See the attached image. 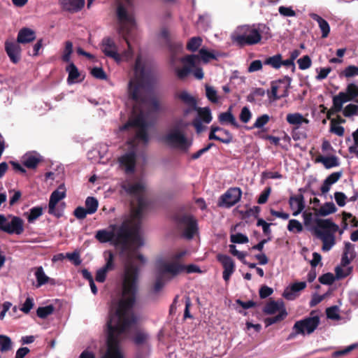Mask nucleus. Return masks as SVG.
<instances>
[{"instance_id": "nucleus-7", "label": "nucleus", "mask_w": 358, "mask_h": 358, "mask_svg": "<svg viewBox=\"0 0 358 358\" xmlns=\"http://www.w3.org/2000/svg\"><path fill=\"white\" fill-rule=\"evenodd\" d=\"M315 223L316 226L313 230L315 236L322 241V251L328 252L336 243L334 234L337 231L338 226L329 219H316Z\"/></svg>"}, {"instance_id": "nucleus-63", "label": "nucleus", "mask_w": 358, "mask_h": 358, "mask_svg": "<svg viewBox=\"0 0 358 358\" xmlns=\"http://www.w3.org/2000/svg\"><path fill=\"white\" fill-rule=\"evenodd\" d=\"M334 199L336 200V203L341 207L344 206L346 203L347 196L343 192H335L334 193Z\"/></svg>"}, {"instance_id": "nucleus-28", "label": "nucleus", "mask_w": 358, "mask_h": 358, "mask_svg": "<svg viewBox=\"0 0 358 358\" xmlns=\"http://www.w3.org/2000/svg\"><path fill=\"white\" fill-rule=\"evenodd\" d=\"M342 172H334L331 173L323 182L320 190L323 194H326L331 188V186L336 183L341 177Z\"/></svg>"}, {"instance_id": "nucleus-13", "label": "nucleus", "mask_w": 358, "mask_h": 358, "mask_svg": "<svg viewBox=\"0 0 358 358\" xmlns=\"http://www.w3.org/2000/svg\"><path fill=\"white\" fill-rule=\"evenodd\" d=\"M178 228L182 231V236L192 239L198 231V224L195 218L190 215H183L176 217Z\"/></svg>"}, {"instance_id": "nucleus-4", "label": "nucleus", "mask_w": 358, "mask_h": 358, "mask_svg": "<svg viewBox=\"0 0 358 358\" xmlns=\"http://www.w3.org/2000/svg\"><path fill=\"white\" fill-rule=\"evenodd\" d=\"M134 72V76L128 85L129 95L136 103L146 106L147 96L150 93L154 79L152 72L145 69L140 56L136 59Z\"/></svg>"}, {"instance_id": "nucleus-32", "label": "nucleus", "mask_w": 358, "mask_h": 358, "mask_svg": "<svg viewBox=\"0 0 358 358\" xmlns=\"http://www.w3.org/2000/svg\"><path fill=\"white\" fill-rule=\"evenodd\" d=\"M66 71L68 73V83L71 85L76 83L80 77V73L76 65L73 62L69 63L66 67Z\"/></svg>"}, {"instance_id": "nucleus-54", "label": "nucleus", "mask_w": 358, "mask_h": 358, "mask_svg": "<svg viewBox=\"0 0 358 358\" xmlns=\"http://www.w3.org/2000/svg\"><path fill=\"white\" fill-rule=\"evenodd\" d=\"M335 280H337L336 275L331 273H327L319 278V281L322 285H332Z\"/></svg>"}, {"instance_id": "nucleus-38", "label": "nucleus", "mask_w": 358, "mask_h": 358, "mask_svg": "<svg viewBox=\"0 0 358 358\" xmlns=\"http://www.w3.org/2000/svg\"><path fill=\"white\" fill-rule=\"evenodd\" d=\"M73 51V43L67 41L64 43V48L62 51V59L66 63L71 62V55Z\"/></svg>"}, {"instance_id": "nucleus-35", "label": "nucleus", "mask_w": 358, "mask_h": 358, "mask_svg": "<svg viewBox=\"0 0 358 358\" xmlns=\"http://www.w3.org/2000/svg\"><path fill=\"white\" fill-rule=\"evenodd\" d=\"M346 142H351L348 146V151L350 154H354L358 157V128L352 132V138L348 137Z\"/></svg>"}, {"instance_id": "nucleus-47", "label": "nucleus", "mask_w": 358, "mask_h": 358, "mask_svg": "<svg viewBox=\"0 0 358 358\" xmlns=\"http://www.w3.org/2000/svg\"><path fill=\"white\" fill-rule=\"evenodd\" d=\"M199 117L201 121L206 124H208L212 120V115L210 110L208 108H199L198 110Z\"/></svg>"}, {"instance_id": "nucleus-40", "label": "nucleus", "mask_w": 358, "mask_h": 358, "mask_svg": "<svg viewBox=\"0 0 358 358\" xmlns=\"http://www.w3.org/2000/svg\"><path fill=\"white\" fill-rule=\"evenodd\" d=\"M337 208L333 202H327L322 206L318 211V215L321 216H327L336 211Z\"/></svg>"}, {"instance_id": "nucleus-25", "label": "nucleus", "mask_w": 358, "mask_h": 358, "mask_svg": "<svg viewBox=\"0 0 358 358\" xmlns=\"http://www.w3.org/2000/svg\"><path fill=\"white\" fill-rule=\"evenodd\" d=\"M355 257L354 245L350 242L345 243L344 251L341 257V264L348 266Z\"/></svg>"}, {"instance_id": "nucleus-58", "label": "nucleus", "mask_w": 358, "mask_h": 358, "mask_svg": "<svg viewBox=\"0 0 358 358\" xmlns=\"http://www.w3.org/2000/svg\"><path fill=\"white\" fill-rule=\"evenodd\" d=\"M299 68L301 70H306L310 67L312 62L308 55H305L297 60Z\"/></svg>"}, {"instance_id": "nucleus-15", "label": "nucleus", "mask_w": 358, "mask_h": 358, "mask_svg": "<svg viewBox=\"0 0 358 358\" xmlns=\"http://www.w3.org/2000/svg\"><path fill=\"white\" fill-rule=\"evenodd\" d=\"M241 195L242 191L239 187H231L220 196L219 206L231 208L241 200Z\"/></svg>"}, {"instance_id": "nucleus-22", "label": "nucleus", "mask_w": 358, "mask_h": 358, "mask_svg": "<svg viewBox=\"0 0 358 358\" xmlns=\"http://www.w3.org/2000/svg\"><path fill=\"white\" fill-rule=\"evenodd\" d=\"M289 205L292 210V215L297 216L303 211L306 207L303 196L302 194L291 196L289 199Z\"/></svg>"}, {"instance_id": "nucleus-9", "label": "nucleus", "mask_w": 358, "mask_h": 358, "mask_svg": "<svg viewBox=\"0 0 358 358\" xmlns=\"http://www.w3.org/2000/svg\"><path fill=\"white\" fill-rule=\"evenodd\" d=\"M162 141L171 148L184 152L188 151L192 143L178 127L170 129L162 137Z\"/></svg>"}, {"instance_id": "nucleus-19", "label": "nucleus", "mask_w": 358, "mask_h": 358, "mask_svg": "<svg viewBox=\"0 0 358 358\" xmlns=\"http://www.w3.org/2000/svg\"><path fill=\"white\" fill-rule=\"evenodd\" d=\"M5 51L13 64H17L20 61L22 49L20 43L17 41L13 40L6 41Z\"/></svg>"}, {"instance_id": "nucleus-27", "label": "nucleus", "mask_w": 358, "mask_h": 358, "mask_svg": "<svg viewBox=\"0 0 358 358\" xmlns=\"http://www.w3.org/2000/svg\"><path fill=\"white\" fill-rule=\"evenodd\" d=\"M311 19L316 21L322 32V38H327L330 32V26L327 20L321 17L319 15L311 13L309 14Z\"/></svg>"}, {"instance_id": "nucleus-45", "label": "nucleus", "mask_w": 358, "mask_h": 358, "mask_svg": "<svg viewBox=\"0 0 358 358\" xmlns=\"http://www.w3.org/2000/svg\"><path fill=\"white\" fill-rule=\"evenodd\" d=\"M13 347L11 339L5 335H0V351L5 352L10 350Z\"/></svg>"}, {"instance_id": "nucleus-3", "label": "nucleus", "mask_w": 358, "mask_h": 358, "mask_svg": "<svg viewBox=\"0 0 358 358\" xmlns=\"http://www.w3.org/2000/svg\"><path fill=\"white\" fill-rule=\"evenodd\" d=\"M147 116V114L141 110L134 120L128 122L119 129L120 131H122L132 127L134 128L135 132L134 138L129 142L131 150L118 158L120 166L124 170L126 173H132L135 170L137 150L136 145L139 142H142L144 145H146L148 142L149 138L146 131L148 127Z\"/></svg>"}, {"instance_id": "nucleus-29", "label": "nucleus", "mask_w": 358, "mask_h": 358, "mask_svg": "<svg viewBox=\"0 0 358 358\" xmlns=\"http://www.w3.org/2000/svg\"><path fill=\"white\" fill-rule=\"evenodd\" d=\"M41 157L36 152H28L22 157L23 164L29 169H34L37 166Z\"/></svg>"}, {"instance_id": "nucleus-24", "label": "nucleus", "mask_w": 358, "mask_h": 358, "mask_svg": "<svg viewBox=\"0 0 358 358\" xmlns=\"http://www.w3.org/2000/svg\"><path fill=\"white\" fill-rule=\"evenodd\" d=\"M36 38L35 31L28 27H23L19 30L16 41L20 44H27L34 41Z\"/></svg>"}, {"instance_id": "nucleus-39", "label": "nucleus", "mask_w": 358, "mask_h": 358, "mask_svg": "<svg viewBox=\"0 0 358 358\" xmlns=\"http://www.w3.org/2000/svg\"><path fill=\"white\" fill-rule=\"evenodd\" d=\"M168 278L160 275L157 272L156 280L154 283L152 290L155 293L159 292L165 286L166 283L169 281Z\"/></svg>"}, {"instance_id": "nucleus-41", "label": "nucleus", "mask_w": 358, "mask_h": 358, "mask_svg": "<svg viewBox=\"0 0 358 358\" xmlns=\"http://www.w3.org/2000/svg\"><path fill=\"white\" fill-rule=\"evenodd\" d=\"M43 214V208L40 206L33 207L29 210V213H26L27 221L29 223H33Z\"/></svg>"}, {"instance_id": "nucleus-60", "label": "nucleus", "mask_w": 358, "mask_h": 358, "mask_svg": "<svg viewBox=\"0 0 358 358\" xmlns=\"http://www.w3.org/2000/svg\"><path fill=\"white\" fill-rule=\"evenodd\" d=\"M92 75L98 79L100 80H106L107 76L102 68L101 67H94L91 70Z\"/></svg>"}, {"instance_id": "nucleus-12", "label": "nucleus", "mask_w": 358, "mask_h": 358, "mask_svg": "<svg viewBox=\"0 0 358 358\" xmlns=\"http://www.w3.org/2000/svg\"><path fill=\"white\" fill-rule=\"evenodd\" d=\"M358 85L351 83L347 85L345 92H341L333 97V106L336 112L341 111L345 103L355 101L358 103Z\"/></svg>"}, {"instance_id": "nucleus-53", "label": "nucleus", "mask_w": 358, "mask_h": 358, "mask_svg": "<svg viewBox=\"0 0 358 358\" xmlns=\"http://www.w3.org/2000/svg\"><path fill=\"white\" fill-rule=\"evenodd\" d=\"M341 75L347 78H353L358 76V67L354 65H350L344 69Z\"/></svg>"}, {"instance_id": "nucleus-5", "label": "nucleus", "mask_w": 358, "mask_h": 358, "mask_svg": "<svg viewBox=\"0 0 358 358\" xmlns=\"http://www.w3.org/2000/svg\"><path fill=\"white\" fill-rule=\"evenodd\" d=\"M169 49L171 51L170 65L173 69L176 76L183 80L192 72L196 66V60L199 59L197 55H189L181 59L176 56L177 53L182 52L183 45L181 42H177L173 44L170 43Z\"/></svg>"}, {"instance_id": "nucleus-64", "label": "nucleus", "mask_w": 358, "mask_h": 358, "mask_svg": "<svg viewBox=\"0 0 358 358\" xmlns=\"http://www.w3.org/2000/svg\"><path fill=\"white\" fill-rule=\"evenodd\" d=\"M108 272L103 267L99 268L96 273L95 280L98 282H103L106 279Z\"/></svg>"}, {"instance_id": "nucleus-52", "label": "nucleus", "mask_w": 358, "mask_h": 358, "mask_svg": "<svg viewBox=\"0 0 358 358\" xmlns=\"http://www.w3.org/2000/svg\"><path fill=\"white\" fill-rule=\"evenodd\" d=\"M202 39L200 37H192L187 44L188 50L195 52L201 46Z\"/></svg>"}, {"instance_id": "nucleus-42", "label": "nucleus", "mask_w": 358, "mask_h": 358, "mask_svg": "<svg viewBox=\"0 0 358 358\" xmlns=\"http://www.w3.org/2000/svg\"><path fill=\"white\" fill-rule=\"evenodd\" d=\"M265 65L272 66L275 69H278L282 66V56L280 54L269 57L264 61Z\"/></svg>"}, {"instance_id": "nucleus-33", "label": "nucleus", "mask_w": 358, "mask_h": 358, "mask_svg": "<svg viewBox=\"0 0 358 358\" xmlns=\"http://www.w3.org/2000/svg\"><path fill=\"white\" fill-rule=\"evenodd\" d=\"M199 55H197L199 58H201V59L204 63L209 62L211 59H217V57L220 56V54L216 51H208L206 48H202L199 50ZM199 60L198 59L196 60V62Z\"/></svg>"}, {"instance_id": "nucleus-31", "label": "nucleus", "mask_w": 358, "mask_h": 358, "mask_svg": "<svg viewBox=\"0 0 358 358\" xmlns=\"http://www.w3.org/2000/svg\"><path fill=\"white\" fill-rule=\"evenodd\" d=\"M317 162H320L327 169L337 167L340 165L339 159L336 155L320 156L316 159Z\"/></svg>"}, {"instance_id": "nucleus-48", "label": "nucleus", "mask_w": 358, "mask_h": 358, "mask_svg": "<svg viewBox=\"0 0 358 358\" xmlns=\"http://www.w3.org/2000/svg\"><path fill=\"white\" fill-rule=\"evenodd\" d=\"M345 117H350L353 115L358 116V105L350 103L341 110Z\"/></svg>"}, {"instance_id": "nucleus-30", "label": "nucleus", "mask_w": 358, "mask_h": 358, "mask_svg": "<svg viewBox=\"0 0 358 358\" xmlns=\"http://www.w3.org/2000/svg\"><path fill=\"white\" fill-rule=\"evenodd\" d=\"M231 110V107H230L227 111L220 113L218 116V120L222 124H229L236 128H238L240 125Z\"/></svg>"}, {"instance_id": "nucleus-43", "label": "nucleus", "mask_w": 358, "mask_h": 358, "mask_svg": "<svg viewBox=\"0 0 358 358\" xmlns=\"http://www.w3.org/2000/svg\"><path fill=\"white\" fill-rule=\"evenodd\" d=\"M99 203L96 199L93 196H88L85 200L86 209L89 215L94 214L98 208Z\"/></svg>"}, {"instance_id": "nucleus-56", "label": "nucleus", "mask_w": 358, "mask_h": 358, "mask_svg": "<svg viewBox=\"0 0 358 358\" xmlns=\"http://www.w3.org/2000/svg\"><path fill=\"white\" fill-rule=\"evenodd\" d=\"M326 313L329 319L333 320H338L340 319L339 308L336 306L327 308Z\"/></svg>"}, {"instance_id": "nucleus-20", "label": "nucleus", "mask_w": 358, "mask_h": 358, "mask_svg": "<svg viewBox=\"0 0 358 358\" xmlns=\"http://www.w3.org/2000/svg\"><path fill=\"white\" fill-rule=\"evenodd\" d=\"M217 259L222 264L224 271L222 277L224 281L228 282L231 275L235 271V264L234 260L228 255L219 254Z\"/></svg>"}, {"instance_id": "nucleus-37", "label": "nucleus", "mask_w": 358, "mask_h": 358, "mask_svg": "<svg viewBox=\"0 0 358 358\" xmlns=\"http://www.w3.org/2000/svg\"><path fill=\"white\" fill-rule=\"evenodd\" d=\"M178 97L187 105L191 110L196 109V103L194 98L187 91H183L178 95Z\"/></svg>"}, {"instance_id": "nucleus-6", "label": "nucleus", "mask_w": 358, "mask_h": 358, "mask_svg": "<svg viewBox=\"0 0 358 358\" xmlns=\"http://www.w3.org/2000/svg\"><path fill=\"white\" fill-rule=\"evenodd\" d=\"M187 253V250H182L171 255L169 259H159L157 261V272L160 275L172 279L185 271V266L180 262V259Z\"/></svg>"}, {"instance_id": "nucleus-21", "label": "nucleus", "mask_w": 358, "mask_h": 358, "mask_svg": "<svg viewBox=\"0 0 358 358\" xmlns=\"http://www.w3.org/2000/svg\"><path fill=\"white\" fill-rule=\"evenodd\" d=\"M6 232L9 234L20 235L24 231V221L17 216L8 215Z\"/></svg>"}, {"instance_id": "nucleus-10", "label": "nucleus", "mask_w": 358, "mask_h": 358, "mask_svg": "<svg viewBox=\"0 0 358 358\" xmlns=\"http://www.w3.org/2000/svg\"><path fill=\"white\" fill-rule=\"evenodd\" d=\"M263 312L266 315L278 313L277 315L265 319L264 322L266 327L282 321L288 315L282 300L270 301L263 308Z\"/></svg>"}, {"instance_id": "nucleus-57", "label": "nucleus", "mask_w": 358, "mask_h": 358, "mask_svg": "<svg viewBox=\"0 0 358 358\" xmlns=\"http://www.w3.org/2000/svg\"><path fill=\"white\" fill-rule=\"evenodd\" d=\"M278 12L283 17H295L296 15V11L291 6H281L278 8Z\"/></svg>"}, {"instance_id": "nucleus-61", "label": "nucleus", "mask_w": 358, "mask_h": 358, "mask_svg": "<svg viewBox=\"0 0 358 358\" xmlns=\"http://www.w3.org/2000/svg\"><path fill=\"white\" fill-rule=\"evenodd\" d=\"M257 226L262 227L264 234L269 235V236L271 235V230L270 228L271 224L267 223L262 218H259L257 220Z\"/></svg>"}, {"instance_id": "nucleus-16", "label": "nucleus", "mask_w": 358, "mask_h": 358, "mask_svg": "<svg viewBox=\"0 0 358 358\" xmlns=\"http://www.w3.org/2000/svg\"><path fill=\"white\" fill-rule=\"evenodd\" d=\"M66 196V189L64 185H60L57 189L53 191L50 196L48 203V213L53 215L57 217L62 216V212L56 208L57 204Z\"/></svg>"}, {"instance_id": "nucleus-11", "label": "nucleus", "mask_w": 358, "mask_h": 358, "mask_svg": "<svg viewBox=\"0 0 358 358\" xmlns=\"http://www.w3.org/2000/svg\"><path fill=\"white\" fill-rule=\"evenodd\" d=\"M320 324L318 316L307 317L303 320L296 321L293 327L292 332L288 339L295 338L298 335H310L317 329Z\"/></svg>"}, {"instance_id": "nucleus-50", "label": "nucleus", "mask_w": 358, "mask_h": 358, "mask_svg": "<svg viewBox=\"0 0 358 358\" xmlns=\"http://www.w3.org/2000/svg\"><path fill=\"white\" fill-rule=\"evenodd\" d=\"M54 312V307L52 305L44 307H39L36 310L37 316L40 318L45 319Z\"/></svg>"}, {"instance_id": "nucleus-62", "label": "nucleus", "mask_w": 358, "mask_h": 358, "mask_svg": "<svg viewBox=\"0 0 358 358\" xmlns=\"http://www.w3.org/2000/svg\"><path fill=\"white\" fill-rule=\"evenodd\" d=\"M43 38H40L37 41V42L34 45L32 48V52H29V55L32 57H36L40 55V50L43 47Z\"/></svg>"}, {"instance_id": "nucleus-51", "label": "nucleus", "mask_w": 358, "mask_h": 358, "mask_svg": "<svg viewBox=\"0 0 358 358\" xmlns=\"http://www.w3.org/2000/svg\"><path fill=\"white\" fill-rule=\"evenodd\" d=\"M287 229L290 232L300 233L303 231V225L297 220L292 219L289 221Z\"/></svg>"}, {"instance_id": "nucleus-59", "label": "nucleus", "mask_w": 358, "mask_h": 358, "mask_svg": "<svg viewBox=\"0 0 358 358\" xmlns=\"http://www.w3.org/2000/svg\"><path fill=\"white\" fill-rule=\"evenodd\" d=\"M330 132L337 135L338 136H343L344 135L345 129L343 127L335 124L334 121L331 122Z\"/></svg>"}, {"instance_id": "nucleus-1", "label": "nucleus", "mask_w": 358, "mask_h": 358, "mask_svg": "<svg viewBox=\"0 0 358 358\" xmlns=\"http://www.w3.org/2000/svg\"><path fill=\"white\" fill-rule=\"evenodd\" d=\"M120 187L127 194L138 197V208L132 210L131 216L120 225L110 224L108 229L98 230L94 236L99 243H110L119 249L124 264L122 296L118 302L112 304L106 324L107 349L101 358H124L119 343L138 320L133 312L138 275L135 261L138 259L143 264L146 262L145 257L137 250L143 245L140 227L147 202L141 196L145 190V183L127 178Z\"/></svg>"}, {"instance_id": "nucleus-49", "label": "nucleus", "mask_w": 358, "mask_h": 358, "mask_svg": "<svg viewBox=\"0 0 358 358\" xmlns=\"http://www.w3.org/2000/svg\"><path fill=\"white\" fill-rule=\"evenodd\" d=\"M252 113L248 106H244L241 108L239 114V120L243 124L248 123L252 119Z\"/></svg>"}, {"instance_id": "nucleus-14", "label": "nucleus", "mask_w": 358, "mask_h": 358, "mask_svg": "<svg viewBox=\"0 0 358 358\" xmlns=\"http://www.w3.org/2000/svg\"><path fill=\"white\" fill-rule=\"evenodd\" d=\"M290 81L291 79L289 77H285L283 79L272 82L271 90L267 93L270 101H275L287 96Z\"/></svg>"}, {"instance_id": "nucleus-36", "label": "nucleus", "mask_w": 358, "mask_h": 358, "mask_svg": "<svg viewBox=\"0 0 358 358\" xmlns=\"http://www.w3.org/2000/svg\"><path fill=\"white\" fill-rule=\"evenodd\" d=\"M334 271L337 280H339L350 275L352 271V267L348 266H343L341 262L339 265L336 266Z\"/></svg>"}, {"instance_id": "nucleus-55", "label": "nucleus", "mask_w": 358, "mask_h": 358, "mask_svg": "<svg viewBox=\"0 0 358 358\" xmlns=\"http://www.w3.org/2000/svg\"><path fill=\"white\" fill-rule=\"evenodd\" d=\"M230 241L233 243H247L249 241L248 237L241 233H236L230 236Z\"/></svg>"}, {"instance_id": "nucleus-46", "label": "nucleus", "mask_w": 358, "mask_h": 358, "mask_svg": "<svg viewBox=\"0 0 358 358\" xmlns=\"http://www.w3.org/2000/svg\"><path fill=\"white\" fill-rule=\"evenodd\" d=\"M269 120L270 116L268 115H262L257 117L253 125L250 129H262L269 122Z\"/></svg>"}, {"instance_id": "nucleus-44", "label": "nucleus", "mask_w": 358, "mask_h": 358, "mask_svg": "<svg viewBox=\"0 0 358 358\" xmlns=\"http://www.w3.org/2000/svg\"><path fill=\"white\" fill-rule=\"evenodd\" d=\"M206 95L212 103H217L220 101L217 90L212 86L206 85Z\"/></svg>"}, {"instance_id": "nucleus-2", "label": "nucleus", "mask_w": 358, "mask_h": 358, "mask_svg": "<svg viewBox=\"0 0 358 358\" xmlns=\"http://www.w3.org/2000/svg\"><path fill=\"white\" fill-rule=\"evenodd\" d=\"M117 17L119 24L118 33L126 42L127 50L120 52L115 41L110 37L103 38L101 49L105 56L113 59L117 63H120L122 61H129L133 57L134 50L129 38L136 24L133 14H131L122 4L117 7Z\"/></svg>"}, {"instance_id": "nucleus-34", "label": "nucleus", "mask_w": 358, "mask_h": 358, "mask_svg": "<svg viewBox=\"0 0 358 358\" xmlns=\"http://www.w3.org/2000/svg\"><path fill=\"white\" fill-rule=\"evenodd\" d=\"M105 264L102 266L108 271H111L115 269L116 262L115 257L113 252L106 250L103 252Z\"/></svg>"}, {"instance_id": "nucleus-26", "label": "nucleus", "mask_w": 358, "mask_h": 358, "mask_svg": "<svg viewBox=\"0 0 358 358\" xmlns=\"http://www.w3.org/2000/svg\"><path fill=\"white\" fill-rule=\"evenodd\" d=\"M34 275L36 279V287H40L46 283L54 284V280L50 278L44 271L42 266H38L34 268Z\"/></svg>"}, {"instance_id": "nucleus-8", "label": "nucleus", "mask_w": 358, "mask_h": 358, "mask_svg": "<svg viewBox=\"0 0 358 358\" xmlns=\"http://www.w3.org/2000/svg\"><path fill=\"white\" fill-rule=\"evenodd\" d=\"M232 41L240 45H252L258 43L262 39L259 29L255 24L238 26L231 36Z\"/></svg>"}, {"instance_id": "nucleus-23", "label": "nucleus", "mask_w": 358, "mask_h": 358, "mask_svg": "<svg viewBox=\"0 0 358 358\" xmlns=\"http://www.w3.org/2000/svg\"><path fill=\"white\" fill-rule=\"evenodd\" d=\"M59 3L63 10L77 13L84 7L85 0H59Z\"/></svg>"}, {"instance_id": "nucleus-18", "label": "nucleus", "mask_w": 358, "mask_h": 358, "mask_svg": "<svg viewBox=\"0 0 358 358\" xmlns=\"http://www.w3.org/2000/svg\"><path fill=\"white\" fill-rule=\"evenodd\" d=\"M208 139L216 140L223 143L229 144L232 141L233 136L228 130L212 125L210 127Z\"/></svg>"}, {"instance_id": "nucleus-17", "label": "nucleus", "mask_w": 358, "mask_h": 358, "mask_svg": "<svg viewBox=\"0 0 358 358\" xmlns=\"http://www.w3.org/2000/svg\"><path fill=\"white\" fill-rule=\"evenodd\" d=\"M286 120L287 123L293 126L292 131V135L294 140L299 139V137L296 135V131L301 127L303 124H308L309 120L304 117L303 115L299 113H288L286 116Z\"/></svg>"}]
</instances>
